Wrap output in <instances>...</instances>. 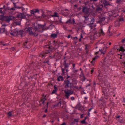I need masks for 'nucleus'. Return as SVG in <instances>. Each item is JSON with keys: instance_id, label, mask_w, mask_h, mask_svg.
Masks as SVG:
<instances>
[{"instance_id": "obj_33", "label": "nucleus", "mask_w": 125, "mask_h": 125, "mask_svg": "<svg viewBox=\"0 0 125 125\" xmlns=\"http://www.w3.org/2000/svg\"><path fill=\"white\" fill-rule=\"evenodd\" d=\"M98 33L99 34H102V35H105V34L104 33V32L103 31V29L102 28H101L99 30V31L98 32Z\"/></svg>"}, {"instance_id": "obj_4", "label": "nucleus", "mask_w": 125, "mask_h": 125, "mask_svg": "<svg viewBox=\"0 0 125 125\" xmlns=\"http://www.w3.org/2000/svg\"><path fill=\"white\" fill-rule=\"evenodd\" d=\"M13 3V4L14 5V7L11 8V10H12V11H11V13L13 12L14 10H15V8L17 9H21V10L23 11L25 10V8L22 6L19 7L17 6V5H16V4L18 3V2L15 3L12 1Z\"/></svg>"}, {"instance_id": "obj_2", "label": "nucleus", "mask_w": 125, "mask_h": 125, "mask_svg": "<svg viewBox=\"0 0 125 125\" xmlns=\"http://www.w3.org/2000/svg\"><path fill=\"white\" fill-rule=\"evenodd\" d=\"M26 78L25 77L23 79V81L21 82L20 84L18 87V88L19 90L26 89V87H27V89L29 88H27V86L28 85V83L27 82V81L26 80Z\"/></svg>"}, {"instance_id": "obj_12", "label": "nucleus", "mask_w": 125, "mask_h": 125, "mask_svg": "<svg viewBox=\"0 0 125 125\" xmlns=\"http://www.w3.org/2000/svg\"><path fill=\"white\" fill-rule=\"evenodd\" d=\"M87 6H84L82 8V11L85 13V15L90 14L89 12L87 10Z\"/></svg>"}, {"instance_id": "obj_28", "label": "nucleus", "mask_w": 125, "mask_h": 125, "mask_svg": "<svg viewBox=\"0 0 125 125\" xmlns=\"http://www.w3.org/2000/svg\"><path fill=\"white\" fill-rule=\"evenodd\" d=\"M28 43V41L27 40H26L25 42L23 44V46H24L26 48L28 49H30V48L31 47L30 46H29V47H28L27 46H26V44L27 43Z\"/></svg>"}, {"instance_id": "obj_8", "label": "nucleus", "mask_w": 125, "mask_h": 125, "mask_svg": "<svg viewBox=\"0 0 125 125\" xmlns=\"http://www.w3.org/2000/svg\"><path fill=\"white\" fill-rule=\"evenodd\" d=\"M64 83L63 85H64V87L65 88H68L69 87V85H72L74 84L73 83L70 82L69 80H66L64 81Z\"/></svg>"}, {"instance_id": "obj_57", "label": "nucleus", "mask_w": 125, "mask_h": 125, "mask_svg": "<svg viewBox=\"0 0 125 125\" xmlns=\"http://www.w3.org/2000/svg\"><path fill=\"white\" fill-rule=\"evenodd\" d=\"M83 24V23L82 22H80L79 23H76V25H78L79 26H80V27L81 26V25L82 24Z\"/></svg>"}, {"instance_id": "obj_62", "label": "nucleus", "mask_w": 125, "mask_h": 125, "mask_svg": "<svg viewBox=\"0 0 125 125\" xmlns=\"http://www.w3.org/2000/svg\"><path fill=\"white\" fill-rule=\"evenodd\" d=\"M52 21V22H54L56 24H60L59 22H58V21Z\"/></svg>"}, {"instance_id": "obj_21", "label": "nucleus", "mask_w": 125, "mask_h": 125, "mask_svg": "<svg viewBox=\"0 0 125 125\" xmlns=\"http://www.w3.org/2000/svg\"><path fill=\"white\" fill-rule=\"evenodd\" d=\"M118 120V122L120 123H125V119L122 117H121Z\"/></svg>"}, {"instance_id": "obj_56", "label": "nucleus", "mask_w": 125, "mask_h": 125, "mask_svg": "<svg viewBox=\"0 0 125 125\" xmlns=\"http://www.w3.org/2000/svg\"><path fill=\"white\" fill-rule=\"evenodd\" d=\"M71 38L73 40H77L78 39V38L76 36L74 37H71Z\"/></svg>"}, {"instance_id": "obj_6", "label": "nucleus", "mask_w": 125, "mask_h": 125, "mask_svg": "<svg viewBox=\"0 0 125 125\" xmlns=\"http://www.w3.org/2000/svg\"><path fill=\"white\" fill-rule=\"evenodd\" d=\"M40 9L39 10L38 9H35L31 10H30L31 14H30V16H33L34 18L35 17L36 18L38 16L36 15L35 13H40Z\"/></svg>"}, {"instance_id": "obj_49", "label": "nucleus", "mask_w": 125, "mask_h": 125, "mask_svg": "<svg viewBox=\"0 0 125 125\" xmlns=\"http://www.w3.org/2000/svg\"><path fill=\"white\" fill-rule=\"evenodd\" d=\"M103 74L102 73H99V74H98V76H97V78L98 77H103Z\"/></svg>"}, {"instance_id": "obj_51", "label": "nucleus", "mask_w": 125, "mask_h": 125, "mask_svg": "<svg viewBox=\"0 0 125 125\" xmlns=\"http://www.w3.org/2000/svg\"><path fill=\"white\" fill-rule=\"evenodd\" d=\"M59 23H62V24H65V22H62V19L60 18V19L59 20Z\"/></svg>"}, {"instance_id": "obj_39", "label": "nucleus", "mask_w": 125, "mask_h": 125, "mask_svg": "<svg viewBox=\"0 0 125 125\" xmlns=\"http://www.w3.org/2000/svg\"><path fill=\"white\" fill-rule=\"evenodd\" d=\"M100 57L98 55H96L92 59L93 61H94L95 62V60L97 58H99Z\"/></svg>"}, {"instance_id": "obj_7", "label": "nucleus", "mask_w": 125, "mask_h": 125, "mask_svg": "<svg viewBox=\"0 0 125 125\" xmlns=\"http://www.w3.org/2000/svg\"><path fill=\"white\" fill-rule=\"evenodd\" d=\"M65 93V96L67 99H69V97L70 95L74 94L73 90H72L71 89H68L67 91L64 90Z\"/></svg>"}, {"instance_id": "obj_40", "label": "nucleus", "mask_w": 125, "mask_h": 125, "mask_svg": "<svg viewBox=\"0 0 125 125\" xmlns=\"http://www.w3.org/2000/svg\"><path fill=\"white\" fill-rule=\"evenodd\" d=\"M37 25L36 26H35V23L34 24V25L33 28V29L34 30H35V31H37L38 30V27H37Z\"/></svg>"}, {"instance_id": "obj_10", "label": "nucleus", "mask_w": 125, "mask_h": 125, "mask_svg": "<svg viewBox=\"0 0 125 125\" xmlns=\"http://www.w3.org/2000/svg\"><path fill=\"white\" fill-rule=\"evenodd\" d=\"M36 24H37V26L38 27V31L39 32L42 33L43 31L47 30L46 28H43L42 25L38 23L37 22Z\"/></svg>"}, {"instance_id": "obj_61", "label": "nucleus", "mask_w": 125, "mask_h": 125, "mask_svg": "<svg viewBox=\"0 0 125 125\" xmlns=\"http://www.w3.org/2000/svg\"><path fill=\"white\" fill-rule=\"evenodd\" d=\"M4 33H6V35H9V33H10V32H8L7 31V30H6V31L4 32Z\"/></svg>"}, {"instance_id": "obj_19", "label": "nucleus", "mask_w": 125, "mask_h": 125, "mask_svg": "<svg viewBox=\"0 0 125 125\" xmlns=\"http://www.w3.org/2000/svg\"><path fill=\"white\" fill-rule=\"evenodd\" d=\"M67 61V59H66L64 61L63 64L64 66V68L63 69H68L69 67L68 63L66 62Z\"/></svg>"}, {"instance_id": "obj_23", "label": "nucleus", "mask_w": 125, "mask_h": 125, "mask_svg": "<svg viewBox=\"0 0 125 125\" xmlns=\"http://www.w3.org/2000/svg\"><path fill=\"white\" fill-rule=\"evenodd\" d=\"M81 105L80 103L79 102V103L77 104L74 107V108L75 109H77L78 108V110H80V108L81 107Z\"/></svg>"}, {"instance_id": "obj_46", "label": "nucleus", "mask_w": 125, "mask_h": 125, "mask_svg": "<svg viewBox=\"0 0 125 125\" xmlns=\"http://www.w3.org/2000/svg\"><path fill=\"white\" fill-rule=\"evenodd\" d=\"M80 123L82 124H86V120L83 119V120L80 121Z\"/></svg>"}, {"instance_id": "obj_50", "label": "nucleus", "mask_w": 125, "mask_h": 125, "mask_svg": "<svg viewBox=\"0 0 125 125\" xmlns=\"http://www.w3.org/2000/svg\"><path fill=\"white\" fill-rule=\"evenodd\" d=\"M104 101L103 99V97H101V99H99V102L100 103H101V102L102 103Z\"/></svg>"}, {"instance_id": "obj_35", "label": "nucleus", "mask_w": 125, "mask_h": 125, "mask_svg": "<svg viewBox=\"0 0 125 125\" xmlns=\"http://www.w3.org/2000/svg\"><path fill=\"white\" fill-rule=\"evenodd\" d=\"M70 18L68 20L65 22V24H71V17H70Z\"/></svg>"}, {"instance_id": "obj_18", "label": "nucleus", "mask_w": 125, "mask_h": 125, "mask_svg": "<svg viewBox=\"0 0 125 125\" xmlns=\"http://www.w3.org/2000/svg\"><path fill=\"white\" fill-rule=\"evenodd\" d=\"M61 70L62 71V73L61 75L62 76L64 75L65 74V73L68 72L69 70L67 69H63V68H61Z\"/></svg>"}, {"instance_id": "obj_27", "label": "nucleus", "mask_w": 125, "mask_h": 125, "mask_svg": "<svg viewBox=\"0 0 125 125\" xmlns=\"http://www.w3.org/2000/svg\"><path fill=\"white\" fill-rule=\"evenodd\" d=\"M57 34H55V33L52 34L50 36V37L51 38H53L54 39L57 37Z\"/></svg>"}, {"instance_id": "obj_45", "label": "nucleus", "mask_w": 125, "mask_h": 125, "mask_svg": "<svg viewBox=\"0 0 125 125\" xmlns=\"http://www.w3.org/2000/svg\"><path fill=\"white\" fill-rule=\"evenodd\" d=\"M76 24V23H75V22L74 19V18H73L72 20V22H71V24Z\"/></svg>"}, {"instance_id": "obj_48", "label": "nucleus", "mask_w": 125, "mask_h": 125, "mask_svg": "<svg viewBox=\"0 0 125 125\" xmlns=\"http://www.w3.org/2000/svg\"><path fill=\"white\" fill-rule=\"evenodd\" d=\"M90 15V14H86V16H85L84 15L83 16V17L85 18V21L87 20L86 18L88 17Z\"/></svg>"}, {"instance_id": "obj_11", "label": "nucleus", "mask_w": 125, "mask_h": 125, "mask_svg": "<svg viewBox=\"0 0 125 125\" xmlns=\"http://www.w3.org/2000/svg\"><path fill=\"white\" fill-rule=\"evenodd\" d=\"M17 13L20 14L21 15V17L20 18L21 19V20L22 19H25L26 20H28V19H27L26 18V16H28V18H29L30 17H29V16H30V14H27L26 15H25L24 13L23 12L22 13H20L19 12H17Z\"/></svg>"}, {"instance_id": "obj_29", "label": "nucleus", "mask_w": 125, "mask_h": 125, "mask_svg": "<svg viewBox=\"0 0 125 125\" xmlns=\"http://www.w3.org/2000/svg\"><path fill=\"white\" fill-rule=\"evenodd\" d=\"M120 17H121L120 18H118V20L117 21L118 22H120L121 21H123L124 20V19L122 17V16H120Z\"/></svg>"}, {"instance_id": "obj_26", "label": "nucleus", "mask_w": 125, "mask_h": 125, "mask_svg": "<svg viewBox=\"0 0 125 125\" xmlns=\"http://www.w3.org/2000/svg\"><path fill=\"white\" fill-rule=\"evenodd\" d=\"M104 94V99L107 100L109 97V93L107 94Z\"/></svg>"}, {"instance_id": "obj_1", "label": "nucleus", "mask_w": 125, "mask_h": 125, "mask_svg": "<svg viewBox=\"0 0 125 125\" xmlns=\"http://www.w3.org/2000/svg\"><path fill=\"white\" fill-rule=\"evenodd\" d=\"M9 10L8 12L9 14H13V12L11 13L12 10H11L9 7H6L5 5H3V7L0 8V13L2 14L0 15V20L2 22H4L6 23H9L10 22V15H5L6 14V12Z\"/></svg>"}, {"instance_id": "obj_34", "label": "nucleus", "mask_w": 125, "mask_h": 125, "mask_svg": "<svg viewBox=\"0 0 125 125\" xmlns=\"http://www.w3.org/2000/svg\"><path fill=\"white\" fill-rule=\"evenodd\" d=\"M99 51L101 52L100 54H104L106 53V51L104 50L103 51L102 49H99Z\"/></svg>"}, {"instance_id": "obj_63", "label": "nucleus", "mask_w": 125, "mask_h": 125, "mask_svg": "<svg viewBox=\"0 0 125 125\" xmlns=\"http://www.w3.org/2000/svg\"><path fill=\"white\" fill-rule=\"evenodd\" d=\"M51 58H53L52 56V55H51V56L49 55V57H48V58H47V59H48L49 60L50 59H51Z\"/></svg>"}, {"instance_id": "obj_58", "label": "nucleus", "mask_w": 125, "mask_h": 125, "mask_svg": "<svg viewBox=\"0 0 125 125\" xmlns=\"http://www.w3.org/2000/svg\"><path fill=\"white\" fill-rule=\"evenodd\" d=\"M95 62L94 61H93V60H92V61L91 62V63L92 64V65L93 66H94V65Z\"/></svg>"}, {"instance_id": "obj_60", "label": "nucleus", "mask_w": 125, "mask_h": 125, "mask_svg": "<svg viewBox=\"0 0 125 125\" xmlns=\"http://www.w3.org/2000/svg\"><path fill=\"white\" fill-rule=\"evenodd\" d=\"M74 122H76L77 123L79 122V119H75L74 118Z\"/></svg>"}, {"instance_id": "obj_59", "label": "nucleus", "mask_w": 125, "mask_h": 125, "mask_svg": "<svg viewBox=\"0 0 125 125\" xmlns=\"http://www.w3.org/2000/svg\"><path fill=\"white\" fill-rule=\"evenodd\" d=\"M60 77L61 78V80L62 81L64 80V78L61 75L60 76Z\"/></svg>"}, {"instance_id": "obj_44", "label": "nucleus", "mask_w": 125, "mask_h": 125, "mask_svg": "<svg viewBox=\"0 0 125 125\" xmlns=\"http://www.w3.org/2000/svg\"><path fill=\"white\" fill-rule=\"evenodd\" d=\"M82 75L83 76V78L82 80V81L83 82L84 81H85V79L86 78L85 77L83 73L82 74Z\"/></svg>"}, {"instance_id": "obj_32", "label": "nucleus", "mask_w": 125, "mask_h": 125, "mask_svg": "<svg viewBox=\"0 0 125 125\" xmlns=\"http://www.w3.org/2000/svg\"><path fill=\"white\" fill-rule=\"evenodd\" d=\"M6 31L5 27L3 28H0V33H4Z\"/></svg>"}, {"instance_id": "obj_22", "label": "nucleus", "mask_w": 125, "mask_h": 125, "mask_svg": "<svg viewBox=\"0 0 125 125\" xmlns=\"http://www.w3.org/2000/svg\"><path fill=\"white\" fill-rule=\"evenodd\" d=\"M96 8L95 10V11L96 12H98L99 11H101L102 10V8H100L99 5H97L96 6Z\"/></svg>"}, {"instance_id": "obj_42", "label": "nucleus", "mask_w": 125, "mask_h": 125, "mask_svg": "<svg viewBox=\"0 0 125 125\" xmlns=\"http://www.w3.org/2000/svg\"><path fill=\"white\" fill-rule=\"evenodd\" d=\"M112 51H110L108 54L107 55V57H109L110 55H113L114 54V53L111 52Z\"/></svg>"}, {"instance_id": "obj_37", "label": "nucleus", "mask_w": 125, "mask_h": 125, "mask_svg": "<svg viewBox=\"0 0 125 125\" xmlns=\"http://www.w3.org/2000/svg\"><path fill=\"white\" fill-rule=\"evenodd\" d=\"M0 43L3 45V46H8L9 45V43L4 44V42L3 41H1L0 42Z\"/></svg>"}, {"instance_id": "obj_52", "label": "nucleus", "mask_w": 125, "mask_h": 125, "mask_svg": "<svg viewBox=\"0 0 125 125\" xmlns=\"http://www.w3.org/2000/svg\"><path fill=\"white\" fill-rule=\"evenodd\" d=\"M111 104V105L113 107H114V106H115V105H116V104L114 102H111L110 103Z\"/></svg>"}, {"instance_id": "obj_14", "label": "nucleus", "mask_w": 125, "mask_h": 125, "mask_svg": "<svg viewBox=\"0 0 125 125\" xmlns=\"http://www.w3.org/2000/svg\"><path fill=\"white\" fill-rule=\"evenodd\" d=\"M99 80V81L100 82H104V85L105 86H107L108 87H110V85L109 84H106V82L104 81V79L102 78V77H98L97 78Z\"/></svg>"}, {"instance_id": "obj_64", "label": "nucleus", "mask_w": 125, "mask_h": 125, "mask_svg": "<svg viewBox=\"0 0 125 125\" xmlns=\"http://www.w3.org/2000/svg\"><path fill=\"white\" fill-rule=\"evenodd\" d=\"M121 0H116V3L117 4H119L121 1Z\"/></svg>"}, {"instance_id": "obj_54", "label": "nucleus", "mask_w": 125, "mask_h": 125, "mask_svg": "<svg viewBox=\"0 0 125 125\" xmlns=\"http://www.w3.org/2000/svg\"><path fill=\"white\" fill-rule=\"evenodd\" d=\"M58 106V104L57 103L52 105V107L53 108L57 107Z\"/></svg>"}, {"instance_id": "obj_16", "label": "nucleus", "mask_w": 125, "mask_h": 125, "mask_svg": "<svg viewBox=\"0 0 125 125\" xmlns=\"http://www.w3.org/2000/svg\"><path fill=\"white\" fill-rule=\"evenodd\" d=\"M103 4H104V6L105 8H106V6H111L112 5L108 1H107L106 0H104L103 1Z\"/></svg>"}, {"instance_id": "obj_30", "label": "nucleus", "mask_w": 125, "mask_h": 125, "mask_svg": "<svg viewBox=\"0 0 125 125\" xmlns=\"http://www.w3.org/2000/svg\"><path fill=\"white\" fill-rule=\"evenodd\" d=\"M52 17H59V16L58 15V13L57 12H54V14L53 15H51Z\"/></svg>"}, {"instance_id": "obj_15", "label": "nucleus", "mask_w": 125, "mask_h": 125, "mask_svg": "<svg viewBox=\"0 0 125 125\" xmlns=\"http://www.w3.org/2000/svg\"><path fill=\"white\" fill-rule=\"evenodd\" d=\"M109 89L108 88L105 87L103 89L102 92L103 93V95L104 94H106L109 93Z\"/></svg>"}, {"instance_id": "obj_55", "label": "nucleus", "mask_w": 125, "mask_h": 125, "mask_svg": "<svg viewBox=\"0 0 125 125\" xmlns=\"http://www.w3.org/2000/svg\"><path fill=\"white\" fill-rule=\"evenodd\" d=\"M84 106H81V109H80V110L82 112V111L84 110Z\"/></svg>"}, {"instance_id": "obj_20", "label": "nucleus", "mask_w": 125, "mask_h": 125, "mask_svg": "<svg viewBox=\"0 0 125 125\" xmlns=\"http://www.w3.org/2000/svg\"><path fill=\"white\" fill-rule=\"evenodd\" d=\"M106 18L105 17H101V16H99V21L98 23H101L103 21L105 20Z\"/></svg>"}, {"instance_id": "obj_41", "label": "nucleus", "mask_w": 125, "mask_h": 125, "mask_svg": "<svg viewBox=\"0 0 125 125\" xmlns=\"http://www.w3.org/2000/svg\"><path fill=\"white\" fill-rule=\"evenodd\" d=\"M31 29H29L28 28L26 30H25V33H27L28 32H29V34L30 35V33H31Z\"/></svg>"}, {"instance_id": "obj_53", "label": "nucleus", "mask_w": 125, "mask_h": 125, "mask_svg": "<svg viewBox=\"0 0 125 125\" xmlns=\"http://www.w3.org/2000/svg\"><path fill=\"white\" fill-rule=\"evenodd\" d=\"M75 88L76 89H77L78 90H79V88L78 87V86H74L73 90H73V92H74V91L75 89H74Z\"/></svg>"}, {"instance_id": "obj_24", "label": "nucleus", "mask_w": 125, "mask_h": 125, "mask_svg": "<svg viewBox=\"0 0 125 125\" xmlns=\"http://www.w3.org/2000/svg\"><path fill=\"white\" fill-rule=\"evenodd\" d=\"M11 15H14V14L13 13V14H9L10 17V21L11 20L14 21V19H16V17L13 16Z\"/></svg>"}, {"instance_id": "obj_31", "label": "nucleus", "mask_w": 125, "mask_h": 125, "mask_svg": "<svg viewBox=\"0 0 125 125\" xmlns=\"http://www.w3.org/2000/svg\"><path fill=\"white\" fill-rule=\"evenodd\" d=\"M30 35H31L32 36H34L35 37H37L38 35V34H36V33L35 32H32V31H31V33H30Z\"/></svg>"}, {"instance_id": "obj_9", "label": "nucleus", "mask_w": 125, "mask_h": 125, "mask_svg": "<svg viewBox=\"0 0 125 125\" xmlns=\"http://www.w3.org/2000/svg\"><path fill=\"white\" fill-rule=\"evenodd\" d=\"M45 46L47 47L46 48H48V49L46 50L45 52L44 53L46 54H48L52 52V50L54 49V47L51 45V44H49L48 45H46Z\"/></svg>"}, {"instance_id": "obj_38", "label": "nucleus", "mask_w": 125, "mask_h": 125, "mask_svg": "<svg viewBox=\"0 0 125 125\" xmlns=\"http://www.w3.org/2000/svg\"><path fill=\"white\" fill-rule=\"evenodd\" d=\"M21 32L20 30L19 31L18 30L17 34L15 35V37H16L18 36L19 35H21Z\"/></svg>"}, {"instance_id": "obj_17", "label": "nucleus", "mask_w": 125, "mask_h": 125, "mask_svg": "<svg viewBox=\"0 0 125 125\" xmlns=\"http://www.w3.org/2000/svg\"><path fill=\"white\" fill-rule=\"evenodd\" d=\"M17 28H16L13 30V32L10 33V34L11 36L15 37V35L17 34Z\"/></svg>"}, {"instance_id": "obj_36", "label": "nucleus", "mask_w": 125, "mask_h": 125, "mask_svg": "<svg viewBox=\"0 0 125 125\" xmlns=\"http://www.w3.org/2000/svg\"><path fill=\"white\" fill-rule=\"evenodd\" d=\"M21 21L20 22H18L17 21L14 22L12 23L13 25V26L14 24L15 23L16 24V25H21Z\"/></svg>"}, {"instance_id": "obj_5", "label": "nucleus", "mask_w": 125, "mask_h": 125, "mask_svg": "<svg viewBox=\"0 0 125 125\" xmlns=\"http://www.w3.org/2000/svg\"><path fill=\"white\" fill-rule=\"evenodd\" d=\"M40 11L42 13L41 16H38L37 17L34 18L35 19H38V18L42 19L48 17V15H46L45 14V12L44 10L41 9H40Z\"/></svg>"}, {"instance_id": "obj_13", "label": "nucleus", "mask_w": 125, "mask_h": 125, "mask_svg": "<svg viewBox=\"0 0 125 125\" xmlns=\"http://www.w3.org/2000/svg\"><path fill=\"white\" fill-rule=\"evenodd\" d=\"M119 46L120 47L119 48L117 49V51H119V52H122L121 53L122 54L123 52H125V47H123V45L120 46L119 45Z\"/></svg>"}, {"instance_id": "obj_47", "label": "nucleus", "mask_w": 125, "mask_h": 125, "mask_svg": "<svg viewBox=\"0 0 125 125\" xmlns=\"http://www.w3.org/2000/svg\"><path fill=\"white\" fill-rule=\"evenodd\" d=\"M57 91L56 90H53L51 93V94H56L57 95H58V94L56 93Z\"/></svg>"}, {"instance_id": "obj_25", "label": "nucleus", "mask_w": 125, "mask_h": 125, "mask_svg": "<svg viewBox=\"0 0 125 125\" xmlns=\"http://www.w3.org/2000/svg\"><path fill=\"white\" fill-rule=\"evenodd\" d=\"M12 112L13 111H11L7 113V115H8V116L9 118L12 117L14 116L13 115H12Z\"/></svg>"}, {"instance_id": "obj_43", "label": "nucleus", "mask_w": 125, "mask_h": 125, "mask_svg": "<svg viewBox=\"0 0 125 125\" xmlns=\"http://www.w3.org/2000/svg\"><path fill=\"white\" fill-rule=\"evenodd\" d=\"M56 53H57L58 54H57V56H56V57L57 58H61V57L62 56L61 54L59 53L58 52H57Z\"/></svg>"}, {"instance_id": "obj_3", "label": "nucleus", "mask_w": 125, "mask_h": 125, "mask_svg": "<svg viewBox=\"0 0 125 125\" xmlns=\"http://www.w3.org/2000/svg\"><path fill=\"white\" fill-rule=\"evenodd\" d=\"M29 73V72H27V74L26 75V76H25V78H28L29 80L31 79V80L33 78L35 79V80L37 79V74H34L33 73Z\"/></svg>"}]
</instances>
